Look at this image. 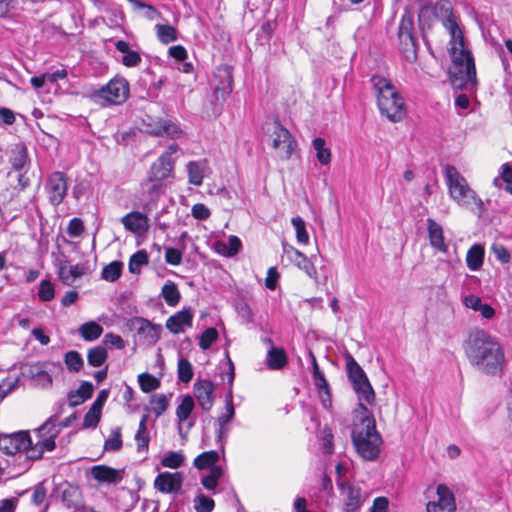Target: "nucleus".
<instances>
[{"mask_svg": "<svg viewBox=\"0 0 512 512\" xmlns=\"http://www.w3.org/2000/svg\"><path fill=\"white\" fill-rule=\"evenodd\" d=\"M219 460V453L215 450H210L201 453L194 459V466L199 470L207 469L214 464H216Z\"/></svg>", "mask_w": 512, "mask_h": 512, "instance_id": "58836bf2", "label": "nucleus"}, {"mask_svg": "<svg viewBox=\"0 0 512 512\" xmlns=\"http://www.w3.org/2000/svg\"><path fill=\"white\" fill-rule=\"evenodd\" d=\"M291 223L296 231L297 241L301 244H307L309 242V235L306 230L305 221L300 217H293Z\"/></svg>", "mask_w": 512, "mask_h": 512, "instance_id": "5fc2aeb1", "label": "nucleus"}, {"mask_svg": "<svg viewBox=\"0 0 512 512\" xmlns=\"http://www.w3.org/2000/svg\"><path fill=\"white\" fill-rule=\"evenodd\" d=\"M68 189V179L65 173L55 171L47 177L45 190L48 195L49 202L53 206L60 205Z\"/></svg>", "mask_w": 512, "mask_h": 512, "instance_id": "ddd939ff", "label": "nucleus"}, {"mask_svg": "<svg viewBox=\"0 0 512 512\" xmlns=\"http://www.w3.org/2000/svg\"><path fill=\"white\" fill-rule=\"evenodd\" d=\"M344 358L346 361L347 376L352 383V386L361 384V382L369 381L364 370L350 353L345 354Z\"/></svg>", "mask_w": 512, "mask_h": 512, "instance_id": "a878e982", "label": "nucleus"}, {"mask_svg": "<svg viewBox=\"0 0 512 512\" xmlns=\"http://www.w3.org/2000/svg\"><path fill=\"white\" fill-rule=\"evenodd\" d=\"M148 261V254L145 250L137 251L129 259L128 268L130 273L139 274L141 271V267L143 265H147Z\"/></svg>", "mask_w": 512, "mask_h": 512, "instance_id": "79ce46f5", "label": "nucleus"}, {"mask_svg": "<svg viewBox=\"0 0 512 512\" xmlns=\"http://www.w3.org/2000/svg\"><path fill=\"white\" fill-rule=\"evenodd\" d=\"M215 507L214 500L209 496L199 492L194 499V509L196 512H212Z\"/></svg>", "mask_w": 512, "mask_h": 512, "instance_id": "8fccbe9b", "label": "nucleus"}, {"mask_svg": "<svg viewBox=\"0 0 512 512\" xmlns=\"http://www.w3.org/2000/svg\"><path fill=\"white\" fill-rule=\"evenodd\" d=\"M117 51L123 53L122 64L126 67H136L141 63V56L137 51L131 50L128 42L118 40L115 43Z\"/></svg>", "mask_w": 512, "mask_h": 512, "instance_id": "cd10ccee", "label": "nucleus"}, {"mask_svg": "<svg viewBox=\"0 0 512 512\" xmlns=\"http://www.w3.org/2000/svg\"><path fill=\"white\" fill-rule=\"evenodd\" d=\"M130 93V86L124 77H114L105 86L98 89L94 96L108 104L120 105L124 103Z\"/></svg>", "mask_w": 512, "mask_h": 512, "instance_id": "1a4fd4ad", "label": "nucleus"}, {"mask_svg": "<svg viewBox=\"0 0 512 512\" xmlns=\"http://www.w3.org/2000/svg\"><path fill=\"white\" fill-rule=\"evenodd\" d=\"M193 312L191 309H183L170 316L166 321V328L173 334L184 332V327H191Z\"/></svg>", "mask_w": 512, "mask_h": 512, "instance_id": "4be33fe9", "label": "nucleus"}, {"mask_svg": "<svg viewBox=\"0 0 512 512\" xmlns=\"http://www.w3.org/2000/svg\"><path fill=\"white\" fill-rule=\"evenodd\" d=\"M485 250L480 244L472 245L466 255V264L471 271H478L484 262Z\"/></svg>", "mask_w": 512, "mask_h": 512, "instance_id": "c85d7f7f", "label": "nucleus"}, {"mask_svg": "<svg viewBox=\"0 0 512 512\" xmlns=\"http://www.w3.org/2000/svg\"><path fill=\"white\" fill-rule=\"evenodd\" d=\"M356 412L359 414V422L355 423L354 426H367L368 421L370 420H372L373 423H376L373 414L366 407L364 401H359Z\"/></svg>", "mask_w": 512, "mask_h": 512, "instance_id": "052dcab7", "label": "nucleus"}, {"mask_svg": "<svg viewBox=\"0 0 512 512\" xmlns=\"http://www.w3.org/2000/svg\"><path fill=\"white\" fill-rule=\"evenodd\" d=\"M108 396V389H103L98 393L97 398L84 416L83 428H95L98 425L101 417V410L107 401Z\"/></svg>", "mask_w": 512, "mask_h": 512, "instance_id": "aec40b11", "label": "nucleus"}, {"mask_svg": "<svg viewBox=\"0 0 512 512\" xmlns=\"http://www.w3.org/2000/svg\"><path fill=\"white\" fill-rule=\"evenodd\" d=\"M157 36L159 40L168 44L177 40V30L171 25H156Z\"/></svg>", "mask_w": 512, "mask_h": 512, "instance_id": "de8ad7c7", "label": "nucleus"}, {"mask_svg": "<svg viewBox=\"0 0 512 512\" xmlns=\"http://www.w3.org/2000/svg\"><path fill=\"white\" fill-rule=\"evenodd\" d=\"M370 81L375 90L381 114L391 122L401 121L406 114L405 103L391 81L378 75L373 76Z\"/></svg>", "mask_w": 512, "mask_h": 512, "instance_id": "7ed1b4c3", "label": "nucleus"}, {"mask_svg": "<svg viewBox=\"0 0 512 512\" xmlns=\"http://www.w3.org/2000/svg\"><path fill=\"white\" fill-rule=\"evenodd\" d=\"M178 379L183 383H188L193 378V367L186 358H180L177 365Z\"/></svg>", "mask_w": 512, "mask_h": 512, "instance_id": "49530a36", "label": "nucleus"}, {"mask_svg": "<svg viewBox=\"0 0 512 512\" xmlns=\"http://www.w3.org/2000/svg\"><path fill=\"white\" fill-rule=\"evenodd\" d=\"M128 325L131 329L135 330L138 335L144 338L148 344H155L159 340L162 332L161 325L154 324L142 317L130 319Z\"/></svg>", "mask_w": 512, "mask_h": 512, "instance_id": "2eb2a0df", "label": "nucleus"}, {"mask_svg": "<svg viewBox=\"0 0 512 512\" xmlns=\"http://www.w3.org/2000/svg\"><path fill=\"white\" fill-rule=\"evenodd\" d=\"M287 363V356L283 348H269L266 356V364L269 369L280 370L285 367Z\"/></svg>", "mask_w": 512, "mask_h": 512, "instance_id": "c756f323", "label": "nucleus"}, {"mask_svg": "<svg viewBox=\"0 0 512 512\" xmlns=\"http://www.w3.org/2000/svg\"><path fill=\"white\" fill-rule=\"evenodd\" d=\"M325 139L317 137L312 141V146L316 151L317 160L322 165H328L331 162V151L325 147Z\"/></svg>", "mask_w": 512, "mask_h": 512, "instance_id": "ea45409f", "label": "nucleus"}, {"mask_svg": "<svg viewBox=\"0 0 512 512\" xmlns=\"http://www.w3.org/2000/svg\"><path fill=\"white\" fill-rule=\"evenodd\" d=\"M90 473L92 477L100 483H118L122 479L119 470L106 465L93 466Z\"/></svg>", "mask_w": 512, "mask_h": 512, "instance_id": "b1692460", "label": "nucleus"}, {"mask_svg": "<svg viewBox=\"0 0 512 512\" xmlns=\"http://www.w3.org/2000/svg\"><path fill=\"white\" fill-rule=\"evenodd\" d=\"M19 377L8 376L0 383V400H3L9 393L17 388Z\"/></svg>", "mask_w": 512, "mask_h": 512, "instance_id": "680f3d73", "label": "nucleus"}, {"mask_svg": "<svg viewBox=\"0 0 512 512\" xmlns=\"http://www.w3.org/2000/svg\"><path fill=\"white\" fill-rule=\"evenodd\" d=\"M184 455L181 452L169 451L161 459V465L166 468L177 469L184 463Z\"/></svg>", "mask_w": 512, "mask_h": 512, "instance_id": "a18cd8bd", "label": "nucleus"}, {"mask_svg": "<svg viewBox=\"0 0 512 512\" xmlns=\"http://www.w3.org/2000/svg\"><path fill=\"white\" fill-rule=\"evenodd\" d=\"M215 386L210 380H197L194 383L193 392L198 404L203 411L208 412L214 404Z\"/></svg>", "mask_w": 512, "mask_h": 512, "instance_id": "a211bd4d", "label": "nucleus"}, {"mask_svg": "<svg viewBox=\"0 0 512 512\" xmlns=\"http://www.w3.org/2000/svg\"><path fill=\"white\" fill-rule=\"evenodd\" d=\"M161 295L164 298L166 304L171 307L178 305L181 298V294L177 285L172 281H167L163 285Z\"/></svg>", "mask_w": 512, "mask_h": 512, "instance_id": "c9c22d12", "label": "nucleus"}, {"mask_svg": "<svg viewBox=\"0 0 512 512\" xmlns=\"http://www.w3.org/2000/svg\"><path fill=\"white\" fill-rule=\"evenodd\" d=\"M89 272V266L87 263H78L76 265H71L60 280L64 285L72 286L76 279L88 274Z\"/></svg>", "mask_w": 512, "mask_h": 512, "instance_id": "7c9ffc66", "label": "nucleus"}, {"mask_svg": "<svg viewBox=\"0 0 512 512\" xmlns=\"http://www.w3.org/2000/svg\"><path fill=\"white\" fill-rule=\"evenodd\" d=\"M502 182L506 183V191L512 194V169L507 165L503 166L501 178H495L493 181L494 185L497 187H500Z\"/></svg>", "mask_w": 512, "mask_h": 512, "instance_id": "e2e57ef3", "label": "nucleus"}, {"mask_svg": "<svg viewBox=\"0 0 512 512\" xmlns=\"http://www.w3.org/2000/svg\"><path fill=\"white\" fill-rule=\"evenodd\" d=\"M218 338V331L216 328L209 327L201 334L199 339V346L202 350H208L213 342Z\"/></svg>", "mask_w": 512, "mask_h": 512, "instance_id": "bf43d9fd", "label": "nucleus"}, {"mask_svg": "<svg viewBox=\"0 0 512 512\" xmlns=\"http://www.w3.org/2000/svg\"><path fill=\"white\" fill-rule=\"evenodd\" d=\"M290 260L302 271H304L307 276H309L312 279H317L318 272L315 267V265L312 263V261L307 258L305 254H303L301 251L295 252V256H290Z\"/></svg>", "mask_w": 512, "mask_h": 512, "instance_id": "2f4dec72", "label": "nucleus"}, {"mask_svg": "<svg viewBox=\"0 0 512 512\" xmlns=\"http://www.w3.org/2000/svg\"><path fill=\"white\" fill-rule=\"evenodd\" d=\"M147 421H148V416L143 415L141 417V420H140V423L138 426V430L135 434V441H136L138 452L148 451L150 436L147 431Z\"/></svg>", "mask_w": 512, "mask_h": 512, "instance_id": "72a5a7b5", "label": "nucleus"}, {"mask_svg": "<svg viewBox=\"0 0 512 512\" xmlns=\"http://www.w3.org/2000/svg\"><path fill=\"white\" fill-rule=\"evenodd\" d=\"M122 269H123L122 262L113 261L103 268L101 276L106 281L114 282L120 278Z\"/></svg>", "mask_w": 512, "mask_h": 512, "instance_id": "37998d69", "label": "nucleus"}, {"mask_svg": "<svg viewBox=\"0 0 512 512\" xmlns=\"http://www.w3.org/2000/svg\"><path fill=\"white\" fill-rule=\"evenodd\" d=\"M436 494L437 500L427 503V512H455V497L446 485L439 484L436 489Z\"/></svg>", "mask_w": 512, "mask_h": 512, "instance_id": "dca6fc26", "label": "nucleus"}, {"mask_svg": "<svg viewBox=\"0 0 512 512\" xmlns=\"http://www.w3.org/2000/svg\"><path fill=\"white\" fill-rule=\"evenodd\" d=\"M37 295L41 302H48L54 299L55 289L53 283L48 279L42 280L39 284Z\"/></svg>", "mask_w": 512, "mask_h": 512, "instance_id": "864d4df0", "label": "nucleus"}, {"mask_svg": "<svg viewBox=\"0 0 512 512\" xmlns=\"http://www.w3.org/2000/svg\"><path fill=\"white\" fill-rule=\"evenodd\" d=\"M84 231V223L80 218H73L67 226V234L70 237H79Z\"/></svg>", "mask_w": 512, "mask_h": 512, "instance_id": "69168bd1", "label": "nucleus"}, {"mask_svg": "<svg viewBox=\"0 0 512 512\" xmlns=\"http://www.w3.org/2000/svg\"><path fill=\"white\" fill-rule=\"evenodd\" d=\"M112 433V437L105 441L104 448L108 451H119L122 447L120 428H117Z\"/></svg>", "mask_w": 512, "mask_h": 512, "instance_id": "0e129e2a", "label": "nucleus"}, {"mask_svg": "<svg viewBox=\"0 0 512 512\" xmlns=\"http://www.w3.org/2000/svg\"><path fill=\"white\" fill-rule=\"evenodd\" d=\"M32 439L29 432L19 431L13 434H0V450L7 455L25 452V458L30 459Z\"/></svg>", "mask_w": 512, "mask_h": 512, "instance_id": "9b49d317", "label": "nucleus"}, {"mask_svg": "<svg viewBox=\"0 0 512 512\" xmlns=\"http://www.w3.org/2000/svg\"><path fill=\"white\" fill-rule=\"evenodd\" d=\"M195 407L193 397L186 395L182 398L181 403L176 409V416L179 422L178 429L179 433L182 434V423L185 422L191 415Z\"/></svg>", "mask_w": 512, "mask_h": 512, "instance_id": "473e14b6", "label": "nucleus"}, {"mask_svg": "<svg viewBox=\"0 0 512 512\" xmlns=\"http://www.w3.org/2000/svg\"><path fill=\"white\" fill-rule=\"evenodd\" d=\"M64 362L70 372H79L84 365V361L80 353L74 350L65 353Z\"/></svg>", "mask_w": 512, "mask_h": 512, "instance_id": "c03bdc74", "label": "nucleus"}, {"mask_svg": "<svg viewBox=\"0 0 512 512\" xmlns=\"http://www.w3.org/2000/svg\"><path fill=\"white\" fill-rule=\"evenodd\" d=\"M138 382L144 393L156 390L160 386V380L149 373H142L138 376Z\"/></svg>", "mask_w": 512, "mask_h": 512, "instance_id": "3c124183", "label": "nucleus"}, {"mask_svg": "<svg viewBox=\"0 0 512 512\" xmlns=\"http://www.w3.org/2000/svg\"><path fill=\"white\" fill-rule=\"evenodd\" d=\"M155 136H167L176 138L181 134L179 127L170 120H161L157 126L150 131Z\"/></svg>", "mask_w": 512, "mask_h": 512, "instance_id": "f704fd0d", "label": "nucleus"}, {"mask_svg": "<svg viewBox=\"0 0 512 512\" xmlns=\"http://www.w3.org/2000/svg\"><path fill=\"white\" fill-rule=\"evenodd\" d=\"M399 49L408 62H414L417 59V39L414 35L413 15L405 11L402 15L398 27Z\"/></svg>", "mask_w": 512, "mask_h": 512, "instance_id": "6e6552de", "label": "nucleus"}, {"mask_svg": "<svg viewBox=\"0 0 512 512\" xmlns=\"http://www.w3.org/2000/svg\"><path fill=\"white\" fill-rule=\"evenodd\" d=\"M263 129L271 140V146L277 152L278 157L282 160L290 159L297 147V143L290 131L278 120L266 122Z\"/></svg>", "mask_w": 512, "mask_h": 512, "instance_id": "423d86ee", "label": "nucleus"}, {"mask_svg": "<svg viewBox=\"0 0 512 512\" xmlns=\"http://www.w3.org/2000/svg\"><path fill=\"white\" fill-rule=\"evenodd\" d=\"M107 357L106 349L103 346H96L88 351L87 361L92 367H100L104 364Z\"/></svg>", "mask_w": 512, "mask_h": 512, "instance_id": "a19ab883", "label": "nucleus"}, {"mask_svg": "<svg viewBox=\"0 0 512 512\" xmlns=\"http://www.w3.org/2000/svg\"><path fill=\"white\" fill-rule=\"evenodd\" d=\"M173 160L160 156L151 166L148 181L151 183L149 193L154 194L162 187V180L168 178L173 170Z\"/></svg>", "mask_w": 512, "mask_h": 512, "instance_id": "4468645a", "label": "nucleus"}, {"mask_svg": "<svg viewBox=\"0 0 512 512\" xmlns=\"http://www.w3.org/2000/svg\"><path fill=\"white\" fill-rule=\"evenodd\" d=\"M215 427H216V442L219 444L221 451L224 452L225 444L227 442L228 434L230 432V424L224 423V422L216 419Z\"/></svg>", "mask_w": 512, "mask_h": 512, "instance_id": "6e6d98bb", "label": "nucleus"}, {"mask_svg": "<svg viewBox=\"0 0 512 512\" xmlns=\"http://www.w3.org/2000/svg\"><path fill=\"white\" fill-rule=\"evenodd\" d=\"M183 484V476L180 472H162L154 480V488L165 494H177Z\"/></svg>", "mask_w": 512, "mask_h": 512, "instance_id": "f3484780", "label": "nucleus"}, {"mask_svg": "<svg viewBox=\"0 0 512 512\" xmlns=\"http://www.w3.org/2000/svg\"><path fill=\"white\" fill-rule=\"evenodd\" d=\"M452 66L449 78L454 89L473 92L477 88V77L474 57L468 49L458 46L450 48Z\"/></svg>", "mask_w": 512, "mask_h": 512, "instance_id": "f03ea898", "label": "nucleus"}, {"mask_svg": "<svg viewBox=\"0 0 512 512\" xmlns=\"http://www.w3.org/2000/svg\"><path fill=\"white\" fill-rule=\"evenodd\" d=\"M241 248V240L237 236L231 235L228 239V250L223 252V255L226 257H233L238 254Z\"/></svg>", "mask_w": 512, "mask_h": 512, "instance_id": "774afa93", "label": "nucleus"}, {"mask_svg": "<svg viewBox=\"0 0 512 512\" xmlns=\"http://www.w3.org/2000/svg\"><path fill=\"white\" fill-rule=\"evenodd\" d=\"M150 402L153 405L152 411L155 413L156 417L161 416L169 406L168 398L164 394H154Z\"/></svg>", "mask_w": 512, "mask_h": 512, "instance_id": "4d7b16f0", "label": "nucleus"}, {"mask_svg": "<svg viewBox=\"0 0 512 512\" xmlns=\"http://www.w3.org/2000/svg\"><path fill=\"white\" fill-rule=\"evenodd\" d=\"M352 441L357 453L365 460L373 461L378 458L382 438L376 429V423L368 421L367 426H354Z\"/></svg>", "mask_w": 512, "mask_h": 512, "instance_id": "20e7f679", "label": "nucleus"}, {"mask_svg": "<svg viewBox=\"0 0 512 512\" xmlns=\"http://www.w3.org/2000/svg\"><path fill=\"white\" fill-rule=\"evenodd\" d=\"M21 376L30 379L35 387L48 389L53 384V378L47 371L45 362H27L20 366Z\"/></svg>", "mask_w": 512, "mask_h": 512, "instance_id": "f8f14e48", "label": "nucleus"}, {"mask_svg": "<svg viewBox=\"0 0 512 512\" xmlns=\"http://www.w3.org/2000/svg\"><path fill=\"white\" fill-rule=\"evenodd\" d=\"M58 415L50 416L39 428L35 429L36 442L32 441L30 447V459L39 460L45 452H51L56 448L55 439L60 434V427L57 426Z\"/></svg>", "mask_w": 512, "mask_h": 512, "instance_id": "39448f33", "label": "nucleus"}, {"mask_svg": "<svg viewBox=\"0 0 512 512\" xmlns=\"http://www.w3.org/2000/svg\"><path fill=\"white\" fill-rule=\"evenodd\" d=\"M342 512H357L367 500V494L346 480H338Z\"/></svg>", "mask_w": 512, "mask_h": 512, "instance_id": "9d476101", "label": "nucleus"}, {"mask_svg": "<svg viewBox=\"0 0 512 512\" xmlns=\"http://www.w3.org/2000/svg\"><path fill=\"white\" fill-rule=\"evenodd\" d=\"M427 231L430 245L442 253L448 252V245L445 243L443 228L434 219H427Z\"/></svg>", "mask_w": 512, "mask_h": 512, "instance_id": "5701e85b", "label": "nucleus"}, {"mask_svg": "<svg viewBox=\"0 0 512 512\" xmlns=\"http://www.w3.org/2000/svg\"><path fill=\"white\" fill-rule=\"evenodd\" d=\"M222 78L224 79L223 84L214 87L213 97L215 99L214 111H220L226 98L232 92V75L227 68L219 70Z\"/></svg>", "mask_w": 512, "mask_h": 512, "instance_id": "412c9836", "label": "nucleus"}, {"mask_svg": "<svg viewBox=\"0 0 512 512\" xmlns=\"http://www.w3.org/2000/svg\"><path fill=\"white\" fill-rule=\"evenodd\" d=\"M359 401L372 405L375 402V392L370 381L361 382L352 386Z\"/></svg>", "mask_w": 512, "mask_h": 512, "instance_id": "4c0bfd02", "label": "nucleus"}, {"mask_svg": "<svg viewBox=\"0 0 512 512\" xmlns=\"http://www.w3.org/2000/svg\"><path fill=\"white\" fill-rule=\"evenodd\" d=\"M79 333L85 341H94L101 336L103 328L97 322L90 321L80 326Z\"/></svg>", "mask_w": 512, "mask_h": 512, "instance_id": "e433bc0d", "label": "nucleus"}, {"mask_svg": "<svg viewBox=\"0 0 512 512\" xmlns=\"http://www.w3.org/2000/svg\"><path fill=\"white\" fill-rule=\"evenodd\" d=\"M465 353L470 363L488 375L502 370L504 352L500 344L486 331L477 329L469 334Z\"/></svg>", "mask_w": 512, "mask_h": 512, "instance_id": "f257e3e1", "label": "nucleus"}, {"mask_svg": "<svg viewBox=\"0 0 512 512\" xmlns=\"http://www.w3.org/2000/svg\"><path fill=\"white\" fill-rule=\"evenodd\" d=\"M125 229L135 235L142 236L149 230V219L147 215L132 211L121 218Z\"/></svg>", "mask_w": 512, "mask_h": 512, "instance_id": "6ab92c4d", "label": "nucleus"}, {"mask_svg": "<svg viewBox=\"0 0 512 512\" xmlns=\"http://www.w3.org/2000/svg\"><path fill=\"white\" fill-rule=\"evenodd\" d=\"M81 492L77 486L69 485L62 492V501L68 507H77Z\"/></svg>", "mask_w": 512, "mask_h": 512, "instance_id": "09e8293b", "label": "nucleus"}, {"mask_svg": "<svg viewBox=\"0 0 512 512\" xmlns=\"http://www.w3.org/2000/svg\"><path fill=\"white\" fill-rule=\"evenodd\" d=\"M445 174L450 196L459 205L468 207L477 204L482 206L481 199L477 198L476 193L468 186L465 178L454 166H447Z\"/></svg>", "mask_w": 512, "mask_h": 512, "instance_id": "0eeeda50", "label": "nucleus"}, {"mask_svg": "<svg viewBox=\"0 0 512 512\" xmlns=\"http://www.w3.org/2000/svg\"><path fill=\"white\" fill-rule=\"evenodd\" d=\"M446 11L447 12L449 11V14L443 24L451 36V41H450L451 48L458 46V49H461L462 47H465L463 33L456 21L451 9L447 8Z\"/></svg>", "mask_w": 512, "mask_h": 512, "instance_id": "393cba45", "label": "nucleus"}, {"mask_svg": "<svg viewBox=\"0 0 512 512\" xmlns=\"http://www.w3.org/2000/svg\"><path fill=\"white\" fill-rule=\"evenodd\" d=\"M186 167H187L189 182L196 186L201 185L203 182V173H202V170H201L199 164L195 161H190Z\"/></svg>", "mask_w": 512, "mask_h": 512, "instance_id": "13d9d810", "label": "nucleus"}, {"mask_svg": "<svg viewBox=\"0 0 512 512\" xmlns=\"http://www.w3.org/2000/svg\"><path fill=\"white\" fill-rule=\"evenodd\" d=\"M165 261L173 266H178L182 262V253L176 248H165Z\"/></svg>", "mask_w": 512, "mask_h": 512, "instance_id": "338daca9", "label": "nucleus"}, {"mask_svg": "<svg viewBox=\"0 0 512 512\" xmlns=\"http://www.w3.org/2000/svg\"><path fill=\"white\" fill-rule=\"evenodd\" d=\"M235 417V407L233 403V391L230 389L225 396V412L218 416V420L230 424Z\"/></svg>", "mask_w": 512, "mask_h": 512, "instance_id": "603ef678", "label": "nucleus"}, {"mask_svg": "<svg viewBox=\"0 0 512 512\" xmlns=\"http://www.w3.org/2000/svg\"><path fill=\"white\" fill-rule=\"evenodd\" d=\"M9 161L15 171L25 172L29 161L27 147L24 144H17L11 151Z\"/></svg>", "mask_w": 512, "mask_h": 512, "instance_id": "bb28decb", "label": "nucleus"}]
</instances>
